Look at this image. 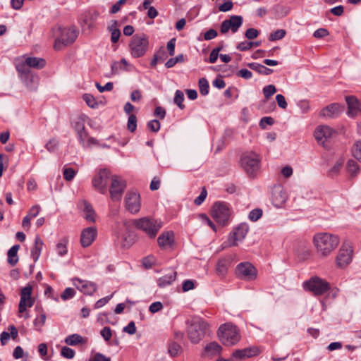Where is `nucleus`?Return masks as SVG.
<instances>
[{
    "mask_svg": "<svg viewBox=\"0 0 361 361\" xmlns=\"http://www.w3.org/2000/svg\"><path fill=\"white\" fill-rule=\"evenodd\" d=\"M313 243L317 252L327 257L339 244L338 236L329 233H319L314 235Z\"/></svg>",
    "mask_w": 361,
    "mask_h": 361,
    "instance_id": "obj_1",
    "label": "nucleus"
},
{
    "mask_svg": "<svg viewBox=\"0 0 361 361\" xmlns=\"http://www.w3.org/2000/svg\"><path fill=\"white\" fill-rule=\"evenodd\" d=\"M217 335L219 341L225 346L235 345L241 338L239 329L231 323L221 324L219 327Z\"/></svg>",
    "mask_w": 361,
    "mask_h": 361,
    "instance_id": "obj_2",
    "label": "nucleus"
},
{
    "mask_svg": "<svg viewBox=\"0 0 361 361\" xmlns=\"http://www.w3.org/2000/svg\"><path fill=\"white\" fill-rule=\"evenodd\" d=\"M46 65V61L39 57H23L16 63V69L21 77H30V68L42 69Z\"/></svg>",
    "mask_w": 361,
    "mask_h": 361,
    "instance_id": "obj_3",
    "label": "nucleus"
},
{
    "mask_svg": "<svg viewBox=\"0 0 361 361\" xmlns=\"http://www.w3.org/2000/svg\"><path fill=\"white\" fill-rule=\"evenodd\" d=\"M261 159L254 152L243 153L240 157V166L250 177H254L260 169Z\"/></svg>",
    "mask_w": 361,
    "mask_h": 361,
    "instance_id": "obj_4",
    "label": "nucleus"
},
{
    "mask_svg": "<svg viewBox=\"0 0 361 361\" xmlns=\"http://www.w3.org/2000/svg\"><path fill=\"white\" fill-rule=\"evenodd\" d=\"M209 331V324L200 318L194 319L188 328V336L190 341L197 343Z\"/></svg>",
    "mask_w": 361,
    "mask_h": 361,
    "instance_id": "obj_5",
    "label": "nucleus"
},
{
    "mask_svg": "<svg viewBox=\"0 0 361 361\" xmlns=\"http://www.w3.org/2000/svg\"><path fill=\"white\" fill-rule=\"evenodd\" d=\"M133 225L137 229L145 232L149 238H154L162 227V222L160 220L143 217L134 220Z\"/></svg>",
    "mask_w": 361,
    "mask_h": 361,
    "instance_id": "obj_6",
    "label": "nucleus"
},
{
    "mask_svg": "<svg viewBox=\"0 0 361 361\" xmlns=\"http://www.w3.org/2000/svg\"><path fill=\"white\" fill-rule=\"evenodd\" d=\"M56 32L60 33L54 42V49H61L63 46L73 44L78 37V32L73 27L56 28Z\"/></svg>",
    "mask_w": 361,
    "mask_h": 361,
    "instance_id": "obj_7",
    "label": "nucleus"
},
{
    "mask_svg": "<svg viewBox=\"0 0 361 361\" xmlns=\"http://www.w3.org/2000/svg\"><path fill=\"white\" fill-rule=\"evenodd\" d=\"M231 215V211L228 204L226 202H216L212 210L213 219L220 225L225 226L228 223Z\"/></svg>",
    "mask_w": 361,
    "mask_h": 361,
    "instance_id": "obj_8",
    "label": "nucleus"
},
{
    "mask_svg": "<svg viewBox=\"0 0 361 361\" xmlns=\"http://www.w3.org/2000/svg\"><path fill=\"white\" fill-rule=\"evenodd\" d=\"M148 38L145 34L135 35L130 43V53L135 58L142 56L147 50Z\"/></svg>",
    "mask_w": 361,
    "mask_h": 361,
    "instance_id": "obj_9",
    "label": "nucleus"
},
{
    "mask_svg": "<svg viewBox=\"0 0 361 361\" xmlns=\"http://www.w3.org/2000/svg\"><path fill=\"white\" fill-rule=\"evenodd\" d=\"M353 256V245L349 242H344L336 258L337 267L341 269L346 267L352 262Z\"/></svg>",
    "mask_w": 361,
    "mask_h": 361,
    "instance_id": "obj_10",
    "label": "nucleus"
},
{
    "mask_svg": "<svg viewBox=\"0 0 361 361\" xmlns=\"http://www.w3.org/2000/svg\"><path fill=\"white\" fill-rule=\"evenodd\" d=\"M304 288L305 290L312 292L315 295H321L329 289L330 285L319 277H313L304 283Z\"/></svg>",
    "mask_w": 361,
    "mask_h": 361,
    "instance_id": "obj_11",
    "label": "nucleus"
},
{
    "mask_svg": "<svg viewBox=\"0 0 361 361\" xmlns=\"http://www.w3.org/2000/svg\"><path fill=\"white\" fill-rule=\"evenodd\" d=\"M235 274L240 279L252 281L257 278V271L251 263L245 262L237 265Z\"/></svg>",
    "mask_w": 361,
    "mask_h": 361,
    "instance_id": "obj_12",
    "label": "nucleus"
},
{
    "mask_svg": "<svg viewBox=\"0 0 361 361\" xmlns=\"http://www.w3.org/2000/svg\"><path fill=\"white\" fill-rule=\"evenodd\" d=\"M110 177L111 174L109 170L106 169L100 170L99 172L96 174L92 179L93 187L101 193H106V186Z\"/></svg>",
    "mask_w": 361,
    "mask_h": 361,
    "instance_id": "obj_13",
    "label": "nucleus"
},
{
    "mask_svg": "<svg viewBox=\"0 0 361 361\" xmlns=\"http://www.w3.org/2000/svg\"><path fill=\"white\" fill-rule=\"evenodd\" d=\"M243 18L240 16H231L228 19L224 20L220 27L221 34H226L229 30L235 33L243 25Z\"/></svg>",
    "mask_w": 361,
    "mask_h": 361,
    "instance_id": "obj_14",
    "label": "nucleus"
},
{
    "mask_svg": "<svg viewBox=\"0 0 361 361\" xmlns=\"http://www.w3.org/2000/svg\"><path fill=\"white\" fill-rule=\"evenodd\" d=\"M32 286L30 284L22 288L20 292V300L18 305V311L23 313L26 311L27 307H31L35 302L32 298Z\"/></svg>",
    "mask_w": 361,
    "mask_h": 361,
    "instance_id": "obj_15",
    "label": "nucleus"
},
{
    "mask_svg": "<svg viewBox=\"0 0 361 361\" xmlns=\"http://www.w3.org/2000/svg\"><path fill=\"white\" fill-rule=\"evenodd\" d=\"M111 183L109 189L111 198L114 201H119L126 188V183L117 176H113L111 178Z\"/></svg>",
    "mask_w": 361,
    "mask_h": 361,
    "instance_id": "obj_16",
    "label": "nucleus"
},
{
    "mask_svg": "<svg viewBox=\"0 0 361 361\" xmlns=\"http://www.w3.org/2000/svg\"><path fill=\"white\" fill-rule=\"evenodd\" d=\"M127 210L132 214L137 213L141 207L140 196L136 191H128L125 197Z\"/></svg>",
    "mask_w": 361,
    "mask_h": 361,
    "instance_id": "obj_17",
    "label": "nucleus"
},
{
    "mask_svg": "<svg viewBox=\"0 0 361 361\" xmlns=\"http://www.w3.org/2000/svg\"><path fill=\"white\" fill-rule=\"evenodd\" d=\"M249 227L246 224H241L229 235L228 241L230 246H235L246 236Z\"/></svg>",
    "mask_w": 361,
    "mask_h": 361,
    "instance_id": "obj_18",
    "label": "nucleus"
},
{
    "mask_svg": "<svg viewBox=\"0 0 361 361\" xmlns=\"http://www.w3.org/2000/svg\"><path fill=\"white\" fill-rule=\"evenodd\" d=\"M72 281L73 286L85 295H92L97 289L96 283L90 281L74 278Z\"/></svg>",
    "mask_w": 361,
    "mask_h": 361,
    "instance_id": "obj_19",
    "label": "nucleus"
},
{
    "mask_svg": "<svg viewBox=\"0 0 361 361\" xmlns=\"http://www.w3.org/2000/svg\"><path fill=\"white\" fill-rule=\"evenodd\" d=\"M97 235V230L95 226H90L84 228L80 234V245L82 247H90L94 241Z\"/></svg>",
    "mask_w": 361,
    "mask_h": 361,
    "instance_id": "obj_20",
    "label": "nucleus"
},
{
    "mask_svg": "<svg viewBox=\"0 0 361 361\" xmlns=\"http://www.w3.org/2000/svg\"><path fill=\"white\" fill-rule=\"evenodd\" d=\"M287 200V195L281 185L274 186L271 192V202L276 207H281Z\"/></svg>",
    "mask_w": 361,
    "mask_h": 361,
    "instance_id": "obj_21",
    "label": "nucleus"
},
{
    "mask_svg": "<svg viewBox=\"0 0 361 361\" xmlns=\"http://www.w3.org/2000/svg\"><path fill=\"white\" fill-rule=\"evenodd\" d=\"M336 131L328 126H319L314 131L315 139L322 144H324L328 139L331 138Z\"/></svg>",
    "mask_w": 361,
    "mask_h": 361,
    "instance_id": "obj_22",
    "label": "nucleus"
},
{
    "mask_svg": "<svg viewBox=\"0 0 361 361\" xmlns=\"http://www.w3.org/2000/svg\"><path fill=\"white\" fill-rule=\"evenodd\" d=\"M260 353L259 350L256 347H250L244 349L235 350L232 356L237 360H245L254 356H257Z\"/></svg>",
    "mask_w": 361,
    "mask_h": 361,
    "instance_id": "obj_23",
    "label": "nucleus"
},
{
    "mask_svg": "<svg viewBox=\"0 0 361 361\" xmlns=\"http://www.w3.org/2000/svg\"><path fill=\"white\" fill-rule=\"evenodd\" d=\"M159 246L162 250L171 248L174 243V234L172 231L162 233L157 239Z\"/></svg>",
    "mask_w": 361,
    "mask_h": 361,
    "instance_id": "obj_24",
    "label": "nucleus"
},
{
    "mask_svg": "<svg viewBox=\"0 0 361 361\" xmlns=\"http://www.w3.org/2000/svg\"><path fill=\"white\" fill-rule=\"evenodd\" d=\"M346 102L348 104V115L350 117H354L360 112L361 106L359 101L355 97L349 96L346 97Z\"/></svg>",
    "mask_w": 361,
    "mask_h": 361,
    "instance_id": "obj_25",
    "label": "nucleus"
},
{
    "mask_svg": "<svg viewBox=\"0 0 361 361\" xmlns=\"http://www.w3.org/2000/svg\"><path fill=\"white\" fill-rule=\"evenodd\" d=\"M342 111L341 107L338 104H331L321 111L324 116L333 118L337 116Z\"/></svg>",
    "mask_w": 361,
    "mask_h": 361,
    "instance_id": "obj_26",
    "label": "nucleus"
},
{
    "mask_svg": "<svg viewBox=\"0 0 361 361\" xmlns=\"http://www.w3.org/2000/svg\"><path fill=\"white\" fill-rule=\"evenodd\" d=\"M77 136L80 143L85 147H91L92 145H95L97 143V140L94 138L90 137L85 130L78 133Z\"/></svg>",
    "mask_w": 361,
    "mask_h": 361,
    "instance_id": "obj_27",
    "label": "nucleus"
},
{
    "mask_svg": "<svg viewBox=\"0 0 361 361\" xmlns=\"http://www.w3.org/2000/svg\"><path fill=\"white\" fill-rule=\"evenodd\" d=\"M176 274V271H171L170 273L163 276L162 277H160L157 280L158 286L161 288H164L171 284V283L175 281Z\"/></svg>",
    "mask_w": 361,
    "mask_h": 361,
    "instance_id": "obj_28",
    "label": "nucleus"
},
{
    "mask_svg": "<svg viewBox=\"0 0 361 361\" xmlns=\"http://www.w3.org/2000/svg\"><path fill=\"white\" fill-rule=\"evenodd\" d=\"M43 245L44 243L41 238L39 236H36L33 247L31 250V256L35 262L39 259Z\"/></svg>",
    "mask_w": 361,
    "mask_h": 361,
    "instance_id": "obj_29",
    "label": "nucleus"
},
{
    "mask_svg": "<svg viewBox=\"0 0 361 361\" xmlns=\"http://www.w3.org/2000/svg\"><path fill=\"white\" fill-rule=\"evenodd\" d=\"M82 204L83 206L84 218L90 222H94L95 212L92 205L86 201H82Z\"/></svg>",
    "mask_w": 361,
    "mask_h": 361,
    "instance_id": "obj_30",
    "label": "nucleus"
},
{
    "mask_svg": "<svg viewBox=\"0 0 361 361\" xmlns=\"http://www.w3.org/2000/svg\"><path fill=\"white\" fill-rule=\"evenodd\" d=\"M87 339L78 334H73L67 336L65 339V343L68 345H77L80 344H85Z\"/></svg>",
    "mask_w": 361,
    "mask_h": 361,
    "instance_id": "obj_31",
    "label": "nucleus"
},
{
    "mask_svg": "<svg viewBox=\"0 0 361 361\" xmlns=\"http://www.w3.org/2000/svg\"><path fill=\"white\" fill-rule=\"evenodd\" d=\"M99 13L97 11H90L86 13L84 18V23L90 28H92L94 26V22L97 20Z\"/></svg>",
    "mask_w": 361,
    "mask_h": 361,
    "instance_id": "obj_32",
    "label": "nucleus"
},
{
    "mask_svg": "<svg viewBox=\"0 0 361 361\" xmlns=\"http://www.w3.org/2000/svg\"><path fill=\"white\" fill-rule=\"evenodd\" d=\"M20 248V245H16L11 247L7 253L8 255V262L11 265L14 266L17 264L18 261V258L17 256L18 251Z\"/></svg>",
    "mask_w": 361,
    "mask_h": 361,
    "instance_id": "obj_33",
    "label": "nucleus"
},
{
    "mask_svg": "<svg viewBox=\"0 0 361 361\" xmlns=\"http://www.w3.org/2000/svg\"><path fill=\"white\" fill-rule=\"evenodd\" d=\"M252 70L265 75H270L273 70L257 63H250L247 65Z\"/></svg>",
    "mask_w": 361,
    "mask_h": 361,
    "instance_id": "obj_34",
    "label": "nucleus"
},
{
    "mask_svg": "<svg viewBox=\"0 0 361 361\" xmlns=\"http://www.w3.org/2000/svg\"><path fill=\"white\" fill-rule=\"evenodd\" d=\"M230 264V260L228 259H220L216 264V270L219 275L224 276L227 271L228 267Z\"/></svg>",
    "mask_w": 361,
    "mask_h": 361,
    "instance_id": "obj_35",
    "label": "nucleus"
},
{
    "mask_svg": "<svg viewBox=\"0 0 361 361\" xmlns=\"http://www.w3.org/2000/svg\"><path fill=\"white\" fill-rule=\"evenodd\" d=\"M182 352V348L178 343L170 341L168 343V353L171 357H176Z\"/></svg>",
    "mask_w": 361,
    "mask_h": 361,
    "instance_id": "obj_36",
    "label": "nucleus"
},
{
    "mask_svg": "<svg viewBox=\"0 0 361 361\" xmlns=\"http://www.w3.org/2000/svg\"><path fill=\"white\" fill-rule=\"evenodd\" d=\"M222 350V347L216 342H211L205 347V351L210 355H217Z\"/></svg>",
    "mask_w": 361,
    "mask_h": 361,
    "instance_id": "obj_37",
    "label": "nucleus"
},
{
    "mask_svg": "<svg viewBox=\"0 0 361 361\" xmlns=\"http://www.w3.org/2000/svg\"><path fill=\"white\" fill-rule=\"evenodd\" d=\"M286 32L283 29L277 30L269 35V40L274 42L281 39L285 37Z\"/></svg>",
    "mask_w": 361,
    "mask_h": 361,
    "instance_id": "obj_38",
    "label": "nucleus"
},
{
    "mask_svg": "<svg viewBox=\"0 0 361 361\" xmlns=\"http://www.w3.org/2000/svg\"><path fill=\"white\" fill-rule=\"evenodd\" d=\"M347 170L351 176H355L359 171L357 164L354 160H349L347 163Z\"/></svg>",
    "mask_w": 361,
    "mask_h": 361,
    "instance_id": "obj_39",
    "label": "nucleus"
},
{
    "mask_svg": "<svg viewBox=\"0 0 361 361\" xmlns=\"http://www.w3.org/2000/svg\"><path fill=\"white\" fill-rule=\"evenodd\" d=\"M200 92L202 95H207L209 93V85L208 81L202 78L199 80Z\"/></svg>",
    "mask_w": 361,
    "mask_h": 361,
    "instance_id": "obj_40",
    "label": "nucleus"
},
{
    "mask_svg": "<svg viewBox=\"0 0 361 361\" xmlns=\"http://www.w3.org/2000/svg\"><path fill=\"white\" fill-rule=\"evenodd\" d=\"M352 153L354 157L361 161V140L355 142L352 148Z\"/></svg>",
    "mask_w": 361,
    "mask_h": 361,
    "instance_id": "obj_41",
    "label": "nucleus"
},
{
    "mask_svg": "<svg viewBox=\"0 0 361 361\" xmlns=\"http://www.w3.org/2000/svg\"><path fill=\"white\" fill-rule=\"evenodd\" d=\"M183 101H184L183 92L178 90H176V93H175V97H174V102L181 109H183L185 106L183 104Z\"/></svg>",
    "mask_w": 361,
    "mask_h": 361,
    "instance_id": "obj_42",
    "label": "nucleus"
},
{
    "mask_svg": "<svg viewBox=\"0 0 361 361\" xmlns=\"http://www.w3.org/2000/svg\"><path fill=\"white\" fill-rule=\"evenodd\" d=\"M72 126L76 131V133L85 130V122L81 118H78L74 121H73Z\"/></svg>",
    "mask_w": 361,
    "mask_h": 361,
    "instance_id": "obj_43",
    "label": "nucleus"
},
{
    "mask_svg": "<svg viewBox=\"0 0 361 361\" xmlns=\"http://www.w3.org/2000/svg\"><path fill=\"white\" fill-rule=\"evenodd\" d=\"M262 92L265 99L267 100L276 92V88L274 85H269L263 88Z\"/></svg>",
    "mask_w": 361,
    "mask_h": 361,
    "instance_id": "obj_44",
    "label": "nucleus"
},
{
    "mask_svg": "<svg viewBox=\"0 0 361 361\" xmlns=\"http://www.w3.org/2000/svg\"><path fill=\"white\" fill-rule=\"evenodd\" d=\"M137 128V118L134 114H130L128 120V129L134 132Z\"/></svg>",
    "mask_w": 361,
    "mask_h": 361,
    "instance_id": "obj_45",
    "label": "nucleus"
},
{
    "mask_svg": "<svg viewBox=\"0 0 361 361\" xmlns=\"http://www.w3.org/2000/svg\"><path fill=\"white\" fill-rule=\"evenodd\" d=\"M46 321V314L42 313L39 317H37L34 321V324L38 331H40L42 327L44 325Z\"/></svg>",
    "mask_w": 361,
    "mask_h": 361,
    "instance_id": "obj_46",
    "label": "nucleus"
},
{
    "mask_svg": "<svg viewBox=\"0 0 361 361\" xmlns=\"http://www.w3.org/2000/svg\"><path fill=\"white\" fill-rule=\"evenodd\" d=\"M75 354V351L71 348L65 346L61 348V355L65 358L72 359L74 357Z\"/></svg>",
    "mask_w": 361,
    "mask_h": 361,
    "instance_id": "obj_47",
    "label": "nucleus"
},
{
    "mask_svg": "<svg viewBox=\"0 0 361 361\" xmlns=\"http://www.w3.org/2000/svg\"><path fill=\"white\" fill-rule=\"evenodd\" d=\"M109 30L111 31V40L113 43H116L119 37L121 36V32L118 29L116 28V27H114L111 25L109 27Z\"/></svg>",
    "mask_w": 361,
    "mask_h": 361,
    "instance_id": "obj_48",
    "label": "nucleus"
},
{
    "mask_svg": "<svg viewBox=\"0 0 361 361\" xmlns=\"http://www.w3.org/2000/svg\"><path fill=\"white\" fill-rule=\"evenodd\" d=\"M262 215V210L261 209H252L249 214V219L252 221H257L261 218Z\"/></svg>",
    "mask_w": 361,
    "mask_h": 361,
    "instance_id": "obj_49",
    "label": "nucleus"
},
{
    "mask_svg": "<svg viewBox=\"0 0 361 361\" xmlns=\"http://www.w3.org/2000/svg\"><path fill=\"white\" fill-rule=\"evenodd\" d=\"M75 294V291L72 288H66L61 294V298L66 300L72 298Z\"/></svg>",
    "mask_w": 361,
    "mask_h": 361,
    "instance_id": "obj_50",
    "label": "nucleus"
},
{
    "mask_svg": "<svg viewBox=\"0 0 361 361\" xmlns=\"http://www.w3.org/2000/svg\"><path fill=\"white\" fill-rule=\"evenodd\" d=\"M75 176V171L71 168L65 169L63 171V178L68 181L72 180Z\"/></svg>",
    "mask_w": 361,
    "mask_h": 361,
    "instance_id": "obj_51",
    "label": "nucleus"
},
{
    "mask_svg": "<svg viewBox=\"0 0 361 361\" xmlns=\"http://www.w3.org/2000/svg\"><path fill=\"white\" fill-rule=\"evenodd\" d=\"M245 35L248 39H254L259 35V31L255 28H249L245 31Z\"/></svg>",
    "mask_w": 361,
    "mask_h": 361,
    "instance_id": "obj_52",
    "label": "nucleus"
},
{
    "mask_svg": "<svg viewBox=\"0 0 361 361\" xmlns=\"http://www.w3.org/2000/svg\"><path fill=\"white\" fill-rule=\"evenodd\" d=\"M101 336L106 341H109L112 336V331L110 327L105 326L100 332Z\"/></svg>",
    "mask_w": 361,
    "mask_h": 361,
    "instance_id": "obj_53",
    "label": "nucleus"
},
{
    "mask_svg": "<svg viewBox=\"0 0 361 361\" xmlns=\"http://www.w3.org/2000/svg\"><path fill=\"white\" fill-rule=\"evenodd\" d=\"M56 252L60 256L67 253L66 242H60L56 245Z\"/></svg>",
    "mask_w": 361,
    "mask_h": 361,
    "instance_id": "obj_54",
    "label": "nucleus"
},
{
    "mask_svg": "<svg viewBox=\"0 0 361 361\" xmlns=\"http://www.w3.org/2000/svg\"><path fill=\"white\" fill-rule=\"evenodd\" d=\"M276 100L279 106L283 109L287 108L288 104L283 95L279 94L276 96Z\"/></svg>",
    "mask_w": 361,
    "mask_h": 361,
    "instance_id": "obj_55",
    "label": "nucleus"
},
{
    "mask_svg": "<svg viewBox=\"0 0 361 361\" xmlns=\"http://www.w3.org/2000/svg\"><path fill=\"white\" fill-rule=\"evenodd\" d=\"M38 352L39 355L42 356L44 360H48L47 355V345L45 343H40L38 345Z\"/></svg>",
    "mask_w": 361,
    "mask_h": 361,
    "instance_id": "obj_56",
    "label": "nucleus"
},
{
    "mask_svg": "<svg viewBox=\"0 0 361 361\" xmlns=\"http://www.w3.org/2000/svg\"><path fill=\"white\" fill-rule=\"evenodd\" d=\"M83 99L85 101L87 106L92 108H94L97 104L93 96L89 94H85L83 95Z\"/></svg>",
    "mask_w": 361,
    "mask_h": 361,
    "instance_id": "obj_57",
    "label": "nucleus"
},
{
    "mask_svg": "<svg viewBox=\"0 0 361 361\" xmlns=\"http://www.w3.org/2000/svg\"><path fill=\"white\" fill-rule=\"evenodd\" d=\"M127 0H118L115 4H114L111 8L110 12L113 14L118 13L123 5L126 4Z\"/></svg>",
    "mask_w": 361,
    "mask_h": 361,
    "instance_id": "obj_58",
    "label": "nucleus"
},
{
    "mask_svg": "<svg viewBox=\"0 0 361 361\" xmlns=\"http://www.w3.org/2000/svg\"><path fill=\"white\" fill-rule=\"evenodd\" d=\"M233 4L231 1H228L221 4L219 6V10L221 12H227L231 11L233 8Z\"/></svg>",
    "mask_w": 361,
    "mask_h": 361,
    "instance_id": "obj_59",
    "label": "nucleus"
},
{
    "mask_svg": "<svg viewBox=\"0 0 361 361\" xmlns=\"http://www.w3.org/2000/svg\"><path fill=\"white\" fill-rule=\"evenodd\" d=\"M123 331L130 334L133 335L136 332V327L134 322H130L128 323V324L123 328Z\"/></svg>",
    "mask_w": 361,
    "mask_h": 361,
    "instance_id": "obj_60",
    "label": "nucleus"
},
{
    "mask_svg": "<svg viewBox=\"0 0 361 361\" xmlns=\"http://www.w3.org/2000/svg\"><path fill=\"white\" fill-rule=\"evenodd\" d=\"M148 128L152 131V132H157L160 129V123L157 120H152L150 121L148 124Z\"/></svg>",
    "mask_w": 361,
    "mask_h": 361,
    "instance_id": "obj_61",
    "label": "nucleus"
},
{
    "mask_svg": "<svg viewBox=\"0 0 361 361\" xmlns=\"http://www.w3.org/2000/svg\"><path fill=\"white\" fill-rule=\"evenodd\" d=\"M163 307L162 303L161 302H154L152 303L149 307V310L152 313H156L160 311Z\"/></svg>",
    "mask_w": 361,
    "mask_h": 361,
    "instance_id": "obj_62",
    "label": "nucleus"
},
{
    "mask_svg": "<svg viewBox=\"0 0 361 361\" xmlns=\"http://www.w3.org/2000/svg\"><path fill=\"white\" fill-rule=\"evenodd\" d=\"M58 145L59 142L56 139H51L46 144V148L49 152H51L56 149Z\"/></svg>",
    "mask_w": 361,
    "mask_h": 361,
    "instance_id": "obj_63",
    "label": "nucleus"
},
{
    "mask_svg": "<svg viewBox=\"0 0 361 361\" xmlns=\"http://www.w3.org/2000/svg\"><path fill=\"white\" fill-rule=\"evenodd\" d=\"M89 361H111V359L102 353H97L94 355L93 358Z\"/></svg>",
    "mask_w": 361,
    "mask_h": 361,
    "instance_id": "obj_64",
    "label": "nucleus"
}]
</instances>
